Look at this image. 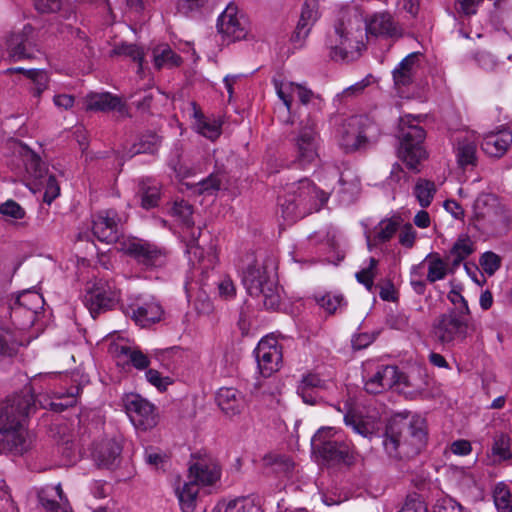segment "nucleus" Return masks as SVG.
<instances>
[{"label": "nucleus", "mask_w": 512, "mask_h": 512, "mask_svg": "<svg viewBox=\"0 0 512 512\" xmlns=\"http://www.w3.org/2000/svg\"><path fill=\"white\" fill-rule=\"evenodd\" d=\"M122 447L115 439H106L97 444L92 452L98 467L111 469L120 462Z\"/></svg>", "instance_id": "b1692460"}, {"label": "nucleus", "mask_w": 512, "mask_h": 512, "mask_svg": "<svg viewBox=\"0 0 512 512\" xmlns=\"http://www.w3.org/2000/svg\"><path fill=\"white\" fill-rule=\"evenodd\" d=\"M404 376L394 365L379 366L377 371L365 382V390L370 394H379L394 385L404 382Z\"/></svg>", "instance_id": "f3484780"}, {"label": "nucleus", "mask_w": 512, "mask_h": 512, "mask_svg": "<svg viewBox=\"0 0 512 512\" xmlns=\"http://www.w3.org/2000/svg\"><path fill=\"white\" fill-rule=\"evenodd\" d=\"M8 56L13 61L30 59L34 56L36 43L34 40V27L25 24L19 31H13L6 40Z\"/></svg>", "instance_id": "4468645a"}, {"label": "nucleus", "mask_w": 512, "mask_h": 512, "mask_svg": "<svg viewBox=\"0 0 512 512\" xmlns=\"http://www.w3.org/2000/svg\"><path fill=\"white\" fill-rule=\"evenodd\" d=\"M427 269L426 280L429 283L443 280L447 275V264L437 253H430L424 258Z\"/></svg>", "instance_id": "f704fd0d"}, {"label": "nucleus", "mask_w": 512, "mask_h": 512, "mask_svg": "<svg viewBox=\"0 0 512 512\" xmlns=\"http://www.w3.org/2000/svg\"><path fill=\"white\" fill-rule=\"evenodd\" d=\"M93 318L103 311L111 309L117 302V295L102 281L89 284L83 298Z\"/></svg>", "instance_id": "2eb2a0df"}, {"label": "nucleus", "mask_w": 512, "mask_h": 512, "mask_svg": "<svg viewBox=\"0 0 512 512\" xmlns=\"http://www.w3.org/2000/svg\"><path fill=\"white\" fill-rule=\"evenodd\" d=\"M112 53L114 55H122L125 57L131 58L133 61L137 62L139 65V72L142 70V64L144 60V50L143 48L135 45V44H121L116 46Z\"/></svg>", "instance_id": "3c124183"}, {"label": "nucleus", "mask_w": 512, "mask_h": 512, "mask_svg": "<svg viewBox=\"0 0 512 512\" xmlns=\"http://www.w3.org/2000/svg\"><path fill=\"white\" fill-rule=\"evenodd\" d=\"M368 33L375 36L399 38L402 36V29L394 18L387 12L377 13L372 16L366 25Z\"/></svg>", "instance_id": "393cba45"}, {"label": "nucleus", "mask_w": 512, "mask_h": 512, "mask_svg": "<svg viewBox=\"0 0 512 512\" xmlns=\"http://www.w3.org/2000/svg\"><path fill=\"white\" fill-rule=\"evenodd\" d=\"M24 75L31 80L32 86L29 88L34 97L40 98L41 94L47 89L49 77L41 69H26Z\"/></svg>", "instance_id": "c03bdc74"}, {"label": "nucleus", "mask_w": 512, "mask_h": 512, "mask_svg": "<svg viewBox=\"0 0 512 512\" xmlns=\"http://www.w3.org/2000/svg\"><path fill=\"white\" fill-rule=\"evenodd\" d=\"M344 422L347 426H350L356 433L367 437L373 433L374 427L370 423L364 421V419L356 414L348 413L344 416Z\"/></svg>", "instance_id": "6e6d98bb"}, {"label": "nucleus", "mask_w": 512, "mask_h": 512, "mask_svg": "<svg viewBox=\"0 0 512 512\" xmlns=\"http://www.w3.org/2000/svg\"><path fill=\"white\" fill-rule=\"evenodd\" d=\"M162 314L163 310L161 306L153 301L146 302L142 305L132 308V318L142 327L159 321Z\"/></svg>", "instance_id": "7c9ffc66"}, {"label": "nucleus", "mask_w": 512, "mask_h": 512, "mask_svg": "<svg viewBox=\"0 0 512 512\" xmlns=\"http://www.w3.org/2000/svg\"><path fill=\"white\" fill-rule=\"evenodd\" d=\"M242 282L250 296L261 298L266 309L275 310L281 303V289L273 258L260 261L254 253H246L240 260Z\"/></svg>", "instance_id": "f257e3e1"}, {"label": "nucleus", "mask_w": 512, "mask_h": 512, "mask_svg": "<svg viewBox=\"0 0 512 512\" xmlns=\"http://www.w3.org/2000/svg\"><path fill=\"white\" fill-rule=\"evenodd\" d=\"M153 61L157 69L163 67H177L181 64V57L168 45H159L153 49Z\"/></svg>", "instance_id": "e433bc0d"}, {"label": "nucleus", "mask_w": 512, "mask_h": 512, "mask_svg": "<svg viewBox=\"0 0 512 512\" xmlns=\"http://www.w3.org/2000/svg\"><path fill=\"white\" fill-rule=\"evenodd\" d=\"M0 214L18 220L24 218L25 211L16 201L7 200L0 205Z\"/></svg>", "instance_id": "69168bd1"}, {"label": "nucleus", "mask_w": 512, "mask_h": 512, "mask_svg": "<svg viewBox=\"0 0 512 512\" xmlns=\"http://www.w3.org/2000/svg\"><path fill=\"white\" fill-rule=\"evenodd\" d=\"M161 145V137L154 132H147L129 150L131 156L148 153L155 154Z\"/></svg>", "instance_id": "4c0bfd02"}, {"label": "nucleus", "mask_w": 512, "mask_h": 512, "mask_svg": "<svg viewBox=\"0 0 512 512\" xmlns=\"http://www.w3.org/2000/svg\"><path fill=\"white\" fill-rule=\"evenodd\" d=\"M455 155L459 167L462 169L474 168L477 164V144L470 138L457 140Z\"/></svg>", "instance_id": "c756f323"}, {"label": "nucleus", "mask_w": 512, "mask_h": 512, "mask_svg": "<svg viewBox=\"0 0 512 512\" xmlns=\"http://www.w3.org/2000/svg\"><path fill=\"white\" fill-rule=\"evenodd\" d=\"M180 237L186 243L187 252L201 260L203 255V248L199 243V238L202 235L201 226H181Z\"/></svg>", "instance_id": "72a5a7b5"}, {"label": "nucleus", "mask_w": 512, "mask_h": 512, "mask_svg": "<svg viewBox=\"0 0 512 512\" xmlns=\"http://www.w3.org/2000/svg\"><path fill=\"white\" fill-rule=\"evenodd\" d=\"M314 298L317 304L328 314L341 312L346 306L343 295L339 293L326 292L315 295Z\"/></svg>", "instance_id": "58836bf2"}, {"label": "nucleus", "mask_w": 512, "mask_h": 512, "mask_svg": "<svg viewBox=\"0 0 512 512\" xmlns=\"http://www.w3.org/2000/svg\"><path fill=\"white\" fill-rule=\"evenodd\" d=\"M316 121L309 118L307 123L300 128L298 135L294 139L295 161L305 167L312 164L318 157Z\"/></svg>", "instance_id": "9b49d317"}, {"label": "nucleus", "mask_w": 512, "mask_h": 512, "mask_svg": "<svg viewBox=\"0 0 512 512\" xmlns=\"http://www.w3.org/2000/svg\"><path fill=\"white\" fill-rule=\"evenodd\" d=\"M419 56V53H410L393 70V80L396 87H407L413 83L419 66Z\"/></svg>", "instance_id": "cd10ccee"}, {"label": "nucleus", "mask_w": 512, "mask_h": 512, "mask_svg": "<svg viewBox=\"0 0 512 512\" xmlns=\"http://www.w3.org/2000/svg\"><path fill=\"white\" fill-rule=\"evenodd\" d=\"M112 352L117 359L118 364L132 366L137 370H147L150 366V359L142 350L136 346L127 344H115Z\"/></svg>", "instance_id": "4be33fe9"}, {"label": "nucleus", "mask_w": 512, "mask_h": 512, "mask_svg": "<svg viewBox=\"0 0 512 512\" xmlns=\"http://www.w3.org/2000/svg\"><path fill=\"white\" fill-rule=\"evenodd\" d=\"M220 467L210 458H198L189 466V478L197 485H212L220 479Z\"/></svg>", "instance_id": "6ab92c4d"}, {"label": "nucleus", "mask_w": 512, "mask_h": 512, "mask_svg": "<svg viewBox=\"0 0 512 512\" xmlns=\"http://www.w3.org/2000/svg\"><path fill=\"white\" fill-rule=\"evenodd\" d=\"M220 187L221 178L218 174L212 173L195 186V192L199 194L213 195L215 192L220 190Z\"/></svg>", "instance_id": "052dcab7"}, {"label": "nucleus", "mask_w": 512, "mask_h": 512, "mask_svg": "<svg viewBox=\"0 0 512 512\" xmlns=\"http://www.w3.org/2000/svg\"><path fill=\"white\" fill-rule=\"evenodd\" d=\"M216 399L220 409L229 416L239 414L244 407L243 398L235 388H220Z\"/></svg>", "instance_id": "c85d7f7f"}, {"label": "nucleus", "mask_w": 512, "mask_h": 512, "mask_svg": "<svg viewBox=\"0 0 512 512\" xmlns=\"http://www.w3.org/2000/svg\"><path fill=\"white\" fill-rule=\"evenodd\" d=\"M327 200L328 194L305 178L288 184L278 197V205L284 220L297 221L319 211Z\"/></svg>", "instance_id": "7ed1b4c3"}, {"label": "nucleus", "mask_w": 512, "mask_h": 512, "mask_svg": "<svg viewBox=\"0 0 512 512\" xmlns=\"http://www.w3.org/2000/svg\"><path fill=\"white\" fill-rule=\"evenodd\" d=\"M34 406V398L28 393L8 397L0 406L1 440L15 453L22 454L31 445L25 423Z\"/></svg>", "instance_id": "f03ea898"}, {"label": "nucleus", "mask_w": 512, "mask_h": 512, "mask_svg": "<svg viewBox=\"0 0 512 512\" xmlns=\"http://www.w3.org/2000/svg\"><path fill=\"white\" fill-rule=\"evenodd\" d=\"M398 512H428L426 504L416 495L407 497Z\"/></svg>", "instance_id": "774afa93"}, {"label": "nucleus", "mask_w": 512, "mask_h": 512, "mask_svg": "<svg viewBox=\"0 0 512 512\" xmlns=\"http://www.w3.org/2000/svg\"><path fill=\"white\" fill-rule=\"evenodd\" d=\"M263 461L266 466L275 467L277 471L284 473L290 472L294 465L289 457L277 453L265 455Z\"/></svg>", "instance_id": "13d9d810"}, {"label": "nucleus", "mask_w": 512, "mask_h": 512, "mask_svg": "<svg viewBox=\"0 0 512 512\" xmlns=\"http://www.w3.org/2000/svg\"><path fill=\"white\" fill-rule=\"evenodd\" d=\"M289 90L291 93H294V95L297 96L300 103L303 105H307L308 103L316 100L317 102H314V105L317 106V110H321L322 108V98L318 95H315L312 90L306 88L305 86L301 84L296 83H289Z\"/></svg>", "instance_id": "09e8293b"}, {"label": "nucleus", "mask_w": 512, "mask_h": 512, "mask_svg": "<svg viewBox=\"0 0 512 512\" xmlns=\"http://www.w3.org/2000/svg\"><path fill=\"white\" fill-rule=\"evenodd\" d=\"M217 28L228 42L242 40L247 34L245 19L238 16L237 8L232 5H228L218 17Z\"/></svg>", "instance_id": "dca6fc26"}, {"label": "nucleus", "mask_w": 512, "mask_h": 512, "mask_svg": "<svg viewBox=\"0 0 512 512\" xmlns=\"http://www.w3.org/2000/svg\"><path fill=\"white\" fill-rule=\"evenodd\" d=\"M28 341L23 340L22 331L19 329H1L0 330V355L13 356L17 353L18 348L27 344Z\"/></svg>", "instance_id": "2f4dec72"}, {"label": "nucleus", "mask_w": 512, "mask_h": 512, "mask_svg": "<svg viewBox=\"0 0 512 512\" xmlns=\"http://www.w3.org/2000/svg\"><path fill=\"white\" fill-rule=\"evenodd\" d=\"M341 433L334 427H322L320 428L311 439V445L314 451L324 448L325 445L333 440L341 437Z\"/></svg>", "instance_id": "de8ad7c7"}, {"label": "nucleus", "mask_w": 512, "mask_h": 512, "mask_svg": "<svg viewBox=\"0 0 512 512\" xmlns=\"http://www.w3.org/2000/svg\"><path fill=\"white\" fill-rule=\"evenodd\" d=\"M255 508L253 499L250 497H239L228 502H219L213 512H251Z\"/></svg>", "instance_id": "ea45409f"}, {"label": "nucleus", "mask_w": 512, "mask_h": 512, "mask_svg": "<svg viewBox=\"0 0 512 512\" xmlns=\"http://www.w3.org/2000/svg\"><path fill=\"white\" fill-rule=\"evenodd\" d=\"M480 265L488 275H493L501 266V258L494 252H485L480 258Z\"/></svg>", "instance_id": "0e129e2a"}, {"label": "nucleus", "mask_w": 512, "mask_h": 512, "mask_svg": "<svg viewBox=\"0 0 512 512\" xmlns=\"http://www.w3.org/2000/svg\"><path fill=\"white\" fill-rule=\"evenodd\" d=\"M86 110L96 112L118 111L124 115L127 113L126 105L121 98L110 92L90 93L85 98Z\"/></svg>", "instance_id": "5701e85b"}, {"label": "nucleus", "mask_w": 512, "mask_h": 512, "mask_svg": "<svg viewBox=\"0 0 512 512\" xmlns=\"http://www.w3.org/2000/svg\"><path fill=\"white\" fill-rule=\"evenodd\" d=\"M139 192L141 193V204L145 209L157 206L160 199V190L156 184H152L150 180H142L139 184Z\"/></svg>", "instance_id": "a19ab883"}, {"label": "nucleus", "mask_w": 512, "mask_h": 512, "mask_svg": "<svg viewBox=\"0 0 512 512\" xmlns=\"http://www.w3.org/2000/svg\"><path fill=\"white\" fill-rule=\"evenodd\" d=\"M468 317L459 315L456 310L440 314L433 322L431 338L443 347H451L456 342H463L467 337Z\"/></svg>", "instance_id": "0eeeda50"}, {"label": "nucleus", "mask_w": 512, "mask_h": 512, "mask_svg": "<svg viewBox=\"0 0 512 512\" xmlns=\"http://www.w3.org/2000/svg\"><path fill=\"white\" fill-rule=\"evenodd\" d=\"M13 151L22 160L25 170L31 178L40 181L47 175V164L26 144L14 142Z\"/></svg>", "instance_id": "a211bd4d"}, {"label": "nucleus", "mask_w": 512, "mask_h": 512, "mask_svg": "<svg viewBox=\"0 0 512 512\" xmlns=\"http://www.w3.org/2000/svg\"><path fill=\"white\" fill-rule=\"evenodd\" d=\"M492 454L497 457L499 461L508 460L512 457L510 438L507 435L500 433L494 437Z\"/></svg>", "instance_id": "603ef678"}, {"label": "nucleus", "mask_w": 512, "mask_h": 512, "mask_svg": "<svg viewBox=\"0 0 512 512\" xmlns=\"http://www.w3.org/2000/svg\"><path fill=\"white\" fill-rule=\"evenodd\" d=\"M124 406L128 417L137 429L147 431L157 426L159 414L156 406L139 394L126 395Z\"/></svg>", "instance_id": "9d476101"}, {"label": "nucleus", "mask_w": 512, "mask_h": 512, "mask_svg": "<svg viewBox=\"0 0 512 512\" xmlns=\"http://www.w3.org/2000/svg\"><path fill=\"white\" fill-rule=\"evenodd\" d=\"M425 275H427V269L425 267L424 260L419 264L415 265L411 269L410 273V284L413 287V290L422 295L426 290V279Z\"/></svg>", "instance_id": "8fccbe9b"}, {"label": "nucleus", "mask_w": 512, "mask_h": 512, "mask_svg": "<svg viewBox=\"0 0 512 512\" xmlns=\"http://www.w3.org/2000/svg\"><path fill=\"white\" fill-rule=\"evenodd\" d=\"M199 493V485L189 480L182 487L176 489L181 510L183 512H194L197 504V496Z\"/></svg>", "instance_id": "473e14b6"}, {"label": "nucleus", "mask_w": 512, "mask_h": 512, "mask_svg": "<svg viewBox=\"0 0 512 512\" xmlns=\"http://www.w3.org/2000/svg\"><path fill=\"white\" fill-rule=\"evenodd\" d=\"M197 131L204 137L215 140L221 134V124L216 120H209L201 117L196 123Z\"/></svg>", "instance_id": "5fc2aeb1"}, {"label": "nucleus", "mask_w": 512, "mask_h": 512, "mask_svg": "<svg viewBox=\"0 0 512 512\" xmlns=\"http://www.w3.org/2000/svg\"><path fill=\"white\" fill-rule=\"evenodd\" d=\"M493 500L498 512H512V495L505 483L500 482L495 485Z\"/></svg>", "instance_id": "79ce46f5"}, {"label": "nucleus", "mask_w": 512, "mask_h": 512, "mask_svg": "<svg viewBox=\"0 0 512 512\" xmlns=\"http://www.w3.org/2000/svg\"><path fill=\"white\" fill-rule=\"evenodd\" d=\"M255 356L260 373L264 377H269L281 366L282 346L274 337L267 336L258 343Z\"/></svg>", "instance_id": "ddd939ff"}, {"label": "nucleus", "mask_w": 512, "mask_h": 512, "mask_svg": "<svg viewBox=\"0 0 512 512\" xmlns=\"http://www.w3.org/2000/svg\"><path fill=\"white\" fill-rule=\"evenodd\" d=\"M414 195L422 207H428L436 193L434 182L427 179H418L414 187Z\"/></svg>", "instance_id": "37998d69"}, {"label": "nucleus", "mask_w": 512, "mask_h": 512, "mask_svg": "<svg viewBox=\"0 0 512 512\" xmlns=\"http://www.w3.org/2000/svg\"><path fill=\"white\" fill-rule=\"evenodd\" d=\"M369 120L362 116L347 119L338 130L339 145L349 153L365 147L368 139L366 129Z\"/></svg>", "instance_id": "f8f14e48"}, {"label": "nucleus", "mask_w": 512, "mask_h": 512, "mask_svg": "<svg viewBox=\"0 0 512 512\" xmlns=\"http://www.w3.org/2000/svg\"><path fill=\"white\" fill-rule=\"evenodd\" d=\"M432 512H469L461 504L451 498L438 500L433 506Z\"/></svg>", "instance_id": "338daca9"}, {"label": "nucleus", "mask_w": 512, "mask_h": 512, "mask_svg": "<svg viewBox=\"0 0 512 512\" xmlns=\"http://www.w3.org/2000/svg\"><path fill=\"white\" fill-rule=\"evenodd\" d=\"M44 300L37 292L26 290L9 300L10 319L19 330L31 327Z\"/></svg>", "instance_id": "6e6552de"}, {"label": "nucleus", "mask_w": 512, "mask_h": 512, "mask_svg": "<svg viewBox=\"0 0 512 512\" xmlns=\"http://www.w3.org/2000/svg\"><path fill=\"white\" fill-rule=\"evenodd\" d=\"M474 251L473 242L466 235H461L454 243L451 249V256H453V263L455 265L462 262Z\"/></svg>", "instance_id": "49530a36"}, {"label": "nucleus", "mask_w": 512, "mask_h": 512, "mask_svg": "<svg viewBox=\"0 0 512 512\" xmlns=\"http://www.w3.org/2000/svg\"><path fill=\"white\" fill-rule=\"evenodd\" d=\"M397 137L399 139L397 150L399 159L409 170L419 172L420 164L428 157L424 148L426 131L419 125L417 118L406 115L399 120Z\"/></svg>", "instance_id": "39448f33"}, {"label": "nucleus", "mask_w": 512, "mask_h": 512, "mask_svg": "<svg viewBox=\"0 0 512 512\" xmlns=\"http://www.w3.org/2000/svg\"><path fill=\"white\" fill-rule=\"evenodd\" d=\"M145 378L160 392L166 391L168 386L173 383V380L169 376H163L155 369H147L145 372Z\"/></svg>", "instance_id": "e2e57ef3"}, {"label": "nucleus", "mask_w": 512, "mask_h": 512, "mask_svg": "<svg viewBox=\"0 0 512 512\" xmlns=\"http://www.w3.org/2000/svg\"><path fill=\"white\" fill-rule=\"evenodd\" d=\"M512 144V132L508 129L491 131L483 137L481 148L483 152L492 158H501Z\"/></svg>", "instance_id": "412c9836"}, {"label": "nucleus", "mask_w": 512, "mask_h": 512, "mask_svg": "<svg viewBox=\"0 0 512 512\" xmlns=\"http://www.w3.org/2000/svg\"><path fill=\"white\" fill-rule=\"evenodd\" d=\"M359 35L346 31L343 21L335 24L333 31L329 32L326 46L329 49V57L336 62L349 63L357 60L366 46L363 42L362 31Z\"/></svg>", "instance_id": "423d86ee"}, {"label": "nucleus", "mask_w": 512, "mask_h": 512, "mask_svg": "<svg viewBox=\"0 0 512 512\" xmlns=\"http://www.w3.org/2000/svg\"><path fill=\"white\" fill-rule=\"evenodd\" d=\"M395 233L396 226H385V228L380 226L379 231H366L365 235L368 248L371 249L372 247L378 245L379 243H384L390 240Z\"/></svg>", "instance_id": "864d4df0"}, {"label": "nucleus", "mask_w": 512, "mask_h": 512, "mask_svg": "<svg viewBox=\"0 0 512 512\" xmlns=\"http://www.w3.org/2000/svg\"><path fill=\"white\" fill-rule=\"evenodd\" d=\"M120 251L134 258L146 267L160 266L164 262L165 250L157 245L134 236L120 240Z\"/></svg>", "instance_id": "1a4fd4ad"}, {"label": "nucleus", "mask_w": 512, "mask_h": 512, "mask_svg": "<svg viewBox=\"0 0 512 512\" xmlns=\"http://www.w3.org/2000/svg\"><path fill=\"white\" fill-rule=\"evenodd\" d=\"M426 438L423 419L414 418L409 422L406 418L393 419L386 429L383 445L391 457H409L420 452Z\"/></svg>", "instance_id": "20e7f679"}, {"label": "nucleus", "mask_w": 512, "mask_h": 512, "mask_svg": "<svg viewBox=\"0 0 512 512\" xmlns=\"http://www.w3.org/2000/svg\"><path fill=\"white\" fill-rule=\"evenodd\" d=\"M93 235L106 244L116 243L120 250V240L124 235L120 234L118 226H92Z\"/></svg>", "instance_id": "a18cd8bd"}, {"label": "nucleus", "mask_w": 512, "mask_h": 512, "mask_svg": "<svg viewBox=\"0 0 512 512\" xmlns=\"http://www.w3.org/2000/svg\"><path fill=\"white\" fill-rule=\"evenodd\" d=\"M206 4L207 0H179L177 11L186 17H195L201 14Z\"/></svg>", "instance_id": "bf43d9fd"}, {"label": "nucleus", "mask_w": 512, "mask_h": 512, "mask_svg": "<svg viewBox=\"0 0 512 512\" xmlns=\"http://www.w3.org/2000/svg\"><path fill=\"white\" fill-rule=\"evenodd\" d=\"M39 502L47 512H72L61 484L48 486L38 493Z\"/></svg>", "instance_id": "a878e982"}, {"label": "nucleus", "mask_w": 512, "mask_h": 512, "mask_svg": "<svg viewBox=\"0 0 512 512\" xmlns=\"http://www.w3.org/2000/svg\"><path fill=\"white\" fill-rule=\"evenodd\" d=\"M263 461L266 466L275 467L277 471L284 473L290 472L294 465L289 457L277 453L265 455Z\"/></svg>", "instance_id": "4d7b16f0"}, {"label": "nucleus", "mask_w": 512, "mask_h": 512, "mask_svg": "<svg viewBox=\"0 0 512 512\" xmlns=\"http://www.w3.org/2000/svg\"><path fill=\"white\" fill-rule=\"evenodd\" d=\"M377 263L378 261L375 258H370L368 267L356 273L358 282L363 284L369 291H371L374 286Z\"/></svg>", "instance_id": "680f3d73"}, {"label": "nucleus", "mask_w": 512, "mask_h": 512, "mask_svg": "<svg viewBox=\"0 0 512 512\" xmlns=\"http://www.w3.org/2000/svg\"><path fill=\"white\" fill-rule=\"evenodd\" d=\"M330 386V381L320 378L317 374L307 373L302 376L297 387V393L300 397L311 398V395L307 392L308 389L312 388L323 393L328 390Z\"/></svg>", "instance_id": "c9c22d12"}, {"label": "nucleus", "mask_w": 512, "mask_h": 512, "mask_svg": "<svg viewBox=\"0 0 512 512\" xmlns=\"http://www.w3.org/2000/svg\"><path fill=\"white\" fill-rule=\"evenodd\" d=\"M325 460L351 464L354 459V447L343 440L342 436L329 442L324 448L316 451Z\"/></svg>", "instance_id": "bb28decb"}, {"label": "nucleus", "mask_w": 512, "mask_h": 512, "mask_svg": "<svg viewBox=\"0 0 512 512\" xmlns=\"http://www.w3.org/2000/svg\"><path fill=\"white\" fill-rule=\"evenodd\" d=\"M318 19L317 0H305L301 8L300 18L291 35V42L301 45L309 35L311 28Z\"/></svg>", "instance_id": "aec40b11"}]
</instances>
